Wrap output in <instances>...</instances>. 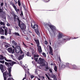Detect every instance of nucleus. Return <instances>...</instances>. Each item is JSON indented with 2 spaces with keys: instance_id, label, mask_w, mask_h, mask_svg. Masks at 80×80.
Here are the masks:
<instances>
[{
  "instance_id": "f257e3e1",
  "label": "nucleus",
  "mask_w": 80,
  "mask_h": 80,
  "mask_svg": "<svg viewBox=\"0 0 80 80\" xmlns=\"http://www.w3.org/2000/svg\"><path fill=\"white\" fill-rule=\"evenodd\" d=\"M31 25L32 28L34 29L36 34L38 36L40 37V33L39 32V30H38V26L36 24H34L33 26V22H32L31 23Z\"/></svg>"
},
{
  "instance_id": "f03ea898",
  "label": "nucleus",
  "mask_w": 80,
  "mask_h": 80,
  "mask_svg": "<svg viewBox=\"0 0 80 80\" xmlns=\"http://www.w3.org/2000/svg\"><path fill=\"white\" fill-rule=\"evenodd\" d=\"M12 62H5V65L7 66L9 68H11L12 69V67H13V65H14V64H16L17 62L15 61H11Z\"/></svg>"
},
{
  "instance_id": "7ed1b4c3",
  "label": "nucleus",
  "mask_w": 80,
  "mask_h": 80,
  "mask_svg": "<svg viewBox=\"0 0 80 80\" xmlns=\"http://www.w3.org/2000/svg\"><path fill=\"white\" fill-rule=\"evenodd\" d=\"M45 59L40 58L38 61V63L39 64H41L42 66H45Z\"/></svg>"
},
{
  "instance_id": "20e7f679",
  "label": "nucleus",
  "mask_w": 80,
  "mask_h": 80,
  "mask_svg": "<svg viewBox=\"0 0 80 80\" xmlns=\"http://www.w3.org/2000/svg\"><path fill=\"white\" fill-rule=\"evenodd\" d=\"M9 72H7V71L3 73L4 80H7V78H8L7 75H9Z\"/></svg>"
},
{
  "instance_id": "39448f33",
  "label": "nucleus",
  "mask_w": 80,
  "mask_h": 80,
  "mask_svg": "<svg viewBox=\"0 0 80 80\" xmlns=\"http://www.w3.org/2000/svg\"><path fill=\"white\" fill-rule=\"evenodd\" d=\"M18 26L20 27L21 30H25L26 29V26L23 23H21L19 25L18 24Z\"/></svg>"
},
{
  "instance_id": "423d86ee",
  "label": "nucleus",
  "mask_w": 80,
  "mask_h": 80,
  "mask_svg": "<svg viewBox=\"0 0 80 80\" xmlns=\"http://www.w3.org/2000/svg\"><path fill=\"white\" fill-rule=\"evenodd\" d=\"M5 66H4L2 64H0V69H1L2 73H3L5 70H6V68L5 67Z\"/></svg>"
},
{
  "instance_id": "0eeeda50",
  "label": "nucleus",
  "mask_w": 80,
  "mask_h": 80,
  "mask_svg": "<svg viewBox=\"0 0 80 80\" xmlns=\"http://www.w3.org/2000/svg\"><path fill=\"white\" fill-rule=\"evenodd\" d=\"M14 49H13L12 48H9L8 49V51L9 53H14Z\"/></svg>"
},
{
  "instance_id": "6e6552de",
  "label": "nucleus",
  "mask_w": 80,
  "mask_h": 80,
  "mask_svg": "<svg viewBox=\"0 0 80 80\" xmlns=\"http://www.w3.org/2000/svg\"><path fill=\"white\" fill-rule=\"evenodd\" d=\"M50 28L52 30V32H53V33H54V30H56V27H55L53 26V25H50Z\"/></svg>"
},
{
  "instance_id": "1a4fd4ad",
  "label": "nucleus",
  "mask_w": 80,
  "mask_h": 80,
  "mask_svg": "<svg viewBox=\"0 0 80 80\" xmlns=\"http://www.w3.org/2000/svg\"><path fill=\"white\" fill-rule=\"evenodd\" d=\"M63 37H64V36L63 35L62 33H59L58 36V40H60V38H63Z\"/></svg>"
},
{
  "instance_id": "9d476101",
  "label": "nucleus",
  "mask_w": 80,
  "mask_h": 80,
  "mask_svg": "<svg viewBox=\"0 0 80 80\" xmlns=\"http://www.w3.org/2000/svg\"><path fill=\"white\" fill-rule=\"evenodd\" d=\"M35 42L36 44L37 47L38 46H39L40 45V42H39V40L38 39H34Z\"/></svg>"
},
{
  "instance_id": "9b49d317",
  "label": "nucleus",
  "mask_w": 80,
  "mask_h": 80,
  "mask_svg": "<svg viewBox=\"0 0 80 80\" xmlns=\"http://www.w3.org/2000/svg\"><path fill=\"white\" fill-rule=\"evenodd\" d=\"M0 34L1 35H4V30L2 28L0 27Z\"/></svg>"
},
{
  "instance_id": "f8f14e48",
  "label": "nucleus",
  "mask_w": 80,
  "mask_h": 80,
  "mask_svg": "<svg viewBox=\"0 0 80 80\" xmlns=\"http://www.w3.org/2000/svg\"><path fill=\"white\" fill-rule=\"evenodd\" d=\"M37 47H38V50L39 53H40L42 52V47H41V46H37Z\"/></svg>"
},
{
  "instance_id": "ddd939ff",
  "label": "nucleus",
  "mask_w": 80,
  "mask_h": 80,
  "mask_svg": "<svg viewBox=\"0 0 80 80\" xmlns=\"http://www.w3.org/2000/svg\"><path fill=\"white\" fill-rule=\"evenodd\" d=\"M73 69H75V70H79L80 68L78 67H77L75 65H72Z\"/></svg>"
},
{
  "instance_id": "4468645a",
  "label": "nucleus",
  "mask_w": 80,
  "mask_h": 80,
  "mask_svg": "<svg viewBox=\"0 0 80 80\" xmlns=\"http://www.w3.org/2000/svg\"><path fill=\"white\" fill-rule=\"evenodd\" d=\"M49 47L50 50V51L49 52V54H50V55H53V53H52V48L50 46Z\"/></svg>"
},
{
  "instance_id": "2eb2a0df",
  "label": "nucleus",
  "mask_w": 80,
  "mask_h": 80,
  "mask_svg": "<svg viewBox=\"0 0 80 80\" xmlns=\"http://www.w3.org/2000/svg\"><path fill=\"white\" fill-rule=\"evenodd\" d=\"M15 51L17 53H18L20 52V49L18 48H16L15 49Z\"/></svg>"
},
{
  "instance_id": "dca6fc26",
  "label": "nucleus",
  "mask_w": 80,
  "mask_h": 80,
  "mask_svg": "<svg viewBox=\"0 0 80 80\" xmlns=\"http://www.w3.org/2000/svg\"><path fill=\"white\" fill-rule=\"evenodd\" d=\"M16 21H18V25H20L22 23V21H21V20H20V18L19 17L18 18Z\"/></svg>"
},
{
  "instance_id": "f3484780",
  "label": "nucleus",
  "mask_w": 80,
  "mask_h": 80,
  "mask_svg": "<svg viewBox=\"0 0 80 80\" xmlns=\"http://www.w3.org/2000/svg\"><path fill=\"white\" fill-rule=\"evenodd\" d=\"M7 30H8V28L6 27L4 29L5 35H7Z\"/></svg>"
},
{
  "instance_id": "a211bd4d",
  "label": "nucleus",
  "mask_w": 80,
  "mask_h": 80,
  "mask_svg": "<svg viewBox=\"0 0 80 80\" xmlns=\"http://www.w3.org/2000/svg\"><path fill=\"white\" fill-rule=\"evenodd\" d=\"M52 78H54V80H57V77H56V75L54 74H52Z\"/></svg>"
},
{
  "instance_id": "6ab92c4d",
  "label": "nucleus",
  "mask_w": 80,
  "mask_h": 80,
  "mask_svg": "<svg viewBox=\"0 0 80 80\" xmlns=\"http://www.w3.org/2000/svg\"><path fill=\"white\" fill-rule=\"evenodd\" d=\"M24 57V55H22L21 56H20L18 58V59L19 60H22V59H23V58Z\"/></svg>"
},
{
  "instance_id": "aec40b11",
  "label": "nucleus",
  "mask_w": 80,
  "mask_h": 80,
  "mask_svg": "<svg viewBox=\"0 0 80 80\" xmlns=\"http://www.w3.org/2000/svg\"><path fill=\"white\" fill-rule=\"evenodd\" d=\"M8 72H9V77H11V71H12V70H11V68H8Z\"/></svg>"
},
{
  "instance_id": "412c9836",
  "label": "nucleus",
  "mask_w": 80,
  "mask_h": 80,
  "mask_svg": "<svg viewBox=\"0 0 80 80\" xmlns=\"http://www.w3.org/2000/svg\"><path fill=\"white\" fill-rule=\"evenodd\" d=\"M62 40H63V41H68V40H70V38H67L66 39L65 38H62Z\"/></svg>"
},
{
  "instance_id": "4be33fe9",
  "label": "nucleus",
  "mask_w": 80,
  "mask_h": 80,
  "mask_svg": "<svg viewBox=\"0 0 80 80\" xmlns=\"http://www.w3.org/2000/svg\"><path fill=\"white\" fill-rule=\"evenodd\" d=\"M14 17L15 20H17V19H18V17H19L16 15H14Z\"/></svg>"
},
{
  "instance_id": "5701e85b",
  "label": "nucleus",
  "mask_w": 80,
  "mask_h": 80,
  "mask_svg": "<svg viewBox=\"0 0 80 80\" xmlns=\"http://www.w3.org/2000/svg\"><path fill=\"white\" fill-rule=\"evenodd\" d=\"M14 35H15L16 36H18V37H20V34H19V33L18 32H15L14 33Z\"/></svg>"
},
{
  "instance_id": "b1692460",
  "label": "nucleus",
  "mask_w": 80,
  "mask_h": 80,
  "mask_svg": "<svg viewBox=\"0 0 80 80\" xmlns=\"http://www.w3.org/2000/svg\"><path fill=\"white\" fill-rule=\"evenodd\" d=\"M12 42V43H13V45H14V46H16V45H17V42H15V41H13Z\"/></svg>"
},
{
  "instance_id": "393cba45",
  "label": "nucleus",
  "mask_w": 80,
  "mask_h": 80,
  "mask_svg": "<svg viewBox=\"0 0 80 80\" xmlns=\"http://www.w3.org/2000/svg\"><path fill=\"white\" fill-rule=\"evenodd\" d=\"M4 57L2 55H0V60H3Z\"/></svg>"
},
{
  "instance_id": "a878e982",
  "label": "nucleus",
  "mask_w": 80,
  "mask_h": 80,
  "mask_svg": "<svg viewBox=\"0 0 80 80\" xmlns=\"http://www.w3.org/2000/svg\"><path fill=\"white\" fill-rule=\"evenodd\" d=\"M70 65V64L68 63H67L66 64V67H69V66Z\"/></svg>"
},
{
  "instance_id": "bb28decb",
  "label": "nucleus",
  "mask_w": 80,
  "mask_h": 80,
  "mask_svg": "<svg viewBox=\"0 0 80 80\" xmlns=\"http://www.w3.org/2000/svg\"><path fill=\"white\" fill-rule=\"evenodd\" d=\"M0 24L1 25H3V26L5 25V22H0Z\"/></svg>"
},
{
  "instance_id": "cd10ccee",
  "label": "nucleus",
  "mask_w": 80,
  "mask_h": 80,
  "mask_svg": "<svg viewBox=\"0 0 80 80\" xmlns=\"http://www.w3.org/2000/svg\"><path fill=\"white\" fill-rule=\"evenodd\" d=\"M18 5L19 7H20V6H21V3L20 2V0H18Z\"/></svg>"
},
{
  "instance_id": "c85d7f7f",
  "label": "nucleus",
  "mask_w": 80,
  "mask_h": 80,
  "mask_svg": "<svg viewBox=\"0 0 80 80\" xmlns=\"http://www.w3.org/2000/svg\"><path fill=\"white\" fill-rule=\"evenodd\" d=\"M42 55H43V56L44 57H45V58H46L47 57V55H46V54H45V52H42Z\"/></svg>"
},
{
  "instance_id": "c756f323",
  "label": "nucleus",
  "mask_w": 80,
  "mask_h": 80,
  "mask_svg": "<svg viewBox=\"0 0 80 80\" xmlns=\"http://www.w3.org/2000/svg\"><path fill=\"white\" fill-rule=\"evenodd\" d=\"M24 38H25L26 40H27V41H29V40H30L29 38L27 36H26L24 37Z\"/></svg>"
},
{
  "instance_id": "7c9ffc66",
  "label": "nucleus",
  "mask_w": 80,
  "mask_h": 80,
  "mask_svg": "<svg viewBox=\"0 0 80 80\" xmlns=\"http://www.w3.org/2000/svg\"><path fill=\"white\" fill-rule=\"evenodd\" d=\"M26 55L28 57H31V55L30 54V52H28Z\"/></svg>"
},
{
  "instance_id": "2f4dec72",
  "label": "nucleus",
  "mask_w": 80,
  "mask_h": 80,
  "mask_svg": "<svg viewBox=\"0 0 80 80\" xmlns=\"http://www.w3.org/2000/svg\"><path fill=\"white\" fill-rule=\"evenodd\" d=\"M54 70L55 72H57V66L54 67Z\"/></svg>"
},
{
  "instance_id": "473e14b6",
  "label": "nucleus",
  "mask_w": 80,
  "mask_h": 80,
  "mask_svg": "<svg viewBox=\"0 0 80 80\" xmlns=\"http://www.w3.org/2000/svg\"><path fill=\"white\" fill-rule=\"evenodd\" d=\"M45 68L46 69V70H45L46 71H48V69L49 70L48 68H48V66H47V67H45Z\"/></svg>"
},
{
  "instance_id": "72a5a7b5",
  "label": "nucleus",
  "mask_w": 80,
  "mask_h": 80,
  "mask_svg": "<svg viewBox=\"0 0 80 80\" xmlns=\"http://www.w3.org/2000/svg\"><path fill=\"white\" fill-rule=\"evenodd\" d=\"M39 56L38 55H37L35 54H34V58H35V57H38Z\"/></svg>"
},
{
  "instance_id": "f704fd0d",
  "label": "nucleus",
  "mask_w": 80,
  "mask_h": 80,
  "mask_svg": "<svg viewBox=\"0 0 80 80\" xmlns=\"http://www.w3.org/2000/svg\"><path fill=\"white\" fill-rule=\"evenodd\" d=\"M65 67H66V66L64 64H62V68H65Z\"/></svg>"
},
{
  "instance_id": "c9c22d12",
  "label": "nucleus",
  "mask_w": 80,
  "mask_h": 80,
  "mask_svg": "<svg viewBox=\"0 0 80 80\" xmlns=\"http://www.w3.org/2000/svg\"><path fill=\"white\" fill-rule=\"evenodd\" d=\"M5 13L1 15V17L2 18H3L4 17H5Z\"/></svg>"
},
{
  "instance_id": "e433bc0d",
  "label": "nucleus",
  "mask_w": 80,
  "mask_h": 80,
  "mask_svg": "<svg viewBox=\"0 0 80 80\" xmlns=\"http://www.w3.org/2000/svg\"><path fill=\"white\" fill-rule=\"evenodd\" d=\"M45 75H46V77H47L48 79H50V78L49 77V76H48L47 74H45Z\"/></svg>"
},
{
  "instance_id": "4c0bfd02",
  "label": "nucleus",
  "mask_w": 80,
  "mask_h": 80,
  "mask_svg": "<svg viewBox=\"0 0 80 80\" xmlns=\"http://www.w3.org/2000/svg\"><path fill=\"white\" fill-rule=\"evenodd\" d=\"M13 7V8H14L15 10H17V7H16V6H15V4L12 6Z\"/></svg>"
},
{
  "instance_id": "58836bf2",
  "label": "nucleus",
  "mask_w": 80,
  "mask_h": 80,
  "mask_svg": "<svg viewBox=\"0 0 80 80\" xmlns=\"http://www.w3.org/2000/svg\"><path fill=\"white\" fill-rule=\"evenodd\" d=\"M23 44L25 47L26 48H27V46L25 45V43L23 42Z\"/></svg>"
},
{
  "instance_id": "ea45409f",
  "label": "nucleus",
  "mask_w": 80,
  "mask_h": 80,
  "mask_svg": "<svg viewBox=\"0 0 80 80\" xmlns=\"http://www.w3.org/2000/svg\"><path fill=\"white\" fill-rule=\"evenodd\" d=\"M44 44L45 45H47L48 44V42H47V41H44Z\"/></svg>"
},
{
  "instance_id": "a19ab883",
  "label": "nucleus",
  "mask_w": 80,
  "mask_h": 80,
  "mask_svg": "<svg viewBox=\"0 0 80 80\" xmlns=\"http://www.w3.org/2000/svg\"><path fill=\"white\" fill-rule=\"evenodd\" d=\"M0 63H5V61H0Z\"/></svg>"
},
{
  "instance_id": "79ce46f5",
  "label": "nucleus",
  "mask_w": 80,
  "mask_h": 80,
  "mask_svg": "<svg viewBox=\"0 0 80 80\" xmlns=\"http://www.w3.org/2000/svg\"><path fill=\"white\" fill-rule=\"evenodd\" d=\"M10 4L11 5H12V6H13L15 5V4H14V3L12 2H11Z\"/></svg>"
},
{
  "instance_id": "37998d69",
  "label": "nucleus",
  "mask_w": 80,
  "mask_h": 80,
  "mask_svg": "<svg viewBox=\"0 0 80 80\" xmlns=\"http://www.w3.org/2000/svg\"><path fill=\"white\" fill-rule=\"evenodd\" d=\"M6 25L8 26V27H9L10 26V23H8L6 24Z\"/></svg>"
},
{
  "instance_id": "c03bdc74",
  "label": "nucleus",
  "mask_w": 80,
  "mask_h": 80,
  "mask_svg": "<svg viewBox=\"0 0 80 80\" xmlns=\"http://www.w3.org/2000/svg\"><path fill=\"white\" fill-rule=\"evenodd\" d=\"M6 62H12V60L7 59V60L6 61Z\"/></svg>"
},
{
  "instance_id": "a18cd8bd",
  "label": "nucleus",
  "mask_w": 80,
  "mask_h": 80,
  "mask_svg": "<svg viewBox=\"0 0 80 80\" xmlns=\"http://www.w3.org/2000/svg\"><path fill=\"white\" fill-rule=\"evenodd\" d=\"M34 60H35V61H36V62H37V61H38V58H34Z\"/></svg>"
},
{
  "instance_id": "49530a36",
  "label": "nucleus",
  "mask_w": 80,
  "mask_h": 80,
  "mask_svg": "<svg viewBox=\"0 0 80 80\" xmlns=\"http://www.w3.org/2000/svg\"><path fill=\"white\" fill-rule=\"evenodd\" d=\"M3 6V3L2 2L1 4V6L2 7Z\"/></svg>"
},
{
  "instance_id": "de8ad7c7",
  "label": "nucleus",
  "mask_w": 80,
  "mask_h": 80,
  "mask_svg": "<svg viewBox=\"0 0 80 80\" xmlns=\"http://www.w3.org/2000/svg\"><path fill=\"white\" fill-rule=\"evenodd\" d=\"M49 72H51V73H52L53 72H52V70L51 69H49Z\"/></svg>"
},
{
  "instance_id": "09e8293b",
  "label": "nucleus",
  "mask_w": 80,
  "mask_h": 80,
  "mask_svg": "<svg viewBox=\"0 0 80 80\" xmlns=\"http://www.w3.org/2000/svg\"><path fill=\"white\" fill-rule=\"evenodd\" d=\"M20 16H23V12H22V11H21V13L20 14Z\"/></svg>"
},
{
  "instance_id": "8fccbe9b",
  "label": "nucleus",
  "mask_w": 80,
  "mask_h": 80,
  "mask_svg": "<svg viewBox=\"0 0 80 80\" xmlns=\"http://www.w3.org/2000/svg\"><path fill=\"white\" fill-rule=\"evenodd\" d=\"M16 10V12H19V11H20V9H17L16 8V10Z\"/></svg>"
},
{
  "instance_id": "3c124183",
  "label": "nucleus",
  "mask_w": 80,
  "mask_h": 80,
  "mask_svg": "<svg viewBox=\"0 0 80 80\" xmlns=\"http://www.w3.org/2000/svg\"><path fill=\"white\" fill-rule=\"evenodd\" d=\"M23 8L25 10H26V8L25 7V6H23Z\"/></svg>"
},
{
  "instance_id": "603ef678",
  "label": "nucleus",
  "mask_w": 80,
  "mask_h": 80,
  "mask_svg": "<svg viewBox=\"0 0 80 80\" xmlns=\"http://www.w3.org/2000/svg\"><path fill=\"white\" fill-rule=\"evenodd\" d=\"M58 58H59V60L60 62H61V59H60V57L59 56Z\"/></svg>"
},
{
  "instance_id": "864d4df0",
  "label": "nucleus",
  "mask_w": 80,
  "mask_h": 80,
  "mask_svg": "<svg viewBox=\"0 0 80 80\" xmlns=\"http://www.w3.org/2000/svg\"><path fill=\"white\" fill-rule=\"evenodd\" d=\"M1 38L2 39H4V37L3 36H1Z\"/></svg>"
},
{
  "instance_id": "5fc2aeb1",
  "label": "nucleus",
  "mask_w": 80,
  "mask_h": 80,
  "mask_svg": "<svg viewBox=\"0 0 80 80\" xmlns=\"http://www.w3.org/2000/svg\"><path fill=\"white\" fill-rule=\"evenodd\" d=\"M4 59L6 61H7V58H6V57H4Z\"/></svg>"
},
{
  "instance_id": "6e6d98bb",
  "label": "nucleus",
  "mask_w": 80,
  "mask_h": 80,
  "mask_svg": "<svg viewBox=\"0 0 80 80\" xmlns=\"http://www.w3.org/2000/svg\"><path fill=\"white\" fill-rule=\"evenodd\" d=\"M34 77L32 75L31 76V78H33Z\"/></svg>"
},
{
  "instance_id": "4d7b16f0",
  "label": "nucleus",
  "mask_w": 80,
  "mask_h": 80,
  "mask_svg": "<svg viewBox=\"0 0 80 80\" xmlns=\"http://www.w3.org/2000/svg\"><path fill=\"white\" fill-rule=\"evenodd\" d=\"M5 47L6 48H8V45H5Z\"/></svg>"
},
{
  "instance_id": "13d9d810",
  "label": "nucleus",
  "mask_w": 80,
  "mask_h": 80,
  "mask_svg": "<svg viewBox=\"0 0 80 80\" xmlns=\"http://www.w3.org/2000/svg\"><path fill=\"white\" fill-rule=\"evenodd\" d=\"M2 12V10L1 8H0V12Z\"/></svg>"
},
{
  "instance_id": "bf43d9fd",
  "label": "nucleus",
  "mask_w": 80,
  "mask_h": 80,
  "mask_svg": "<svg viewBox=\"0 0 80 80\" xmlns=\"http://www.w3.org/2000/svg\"><path fill=\"white\" fill-rule=\"evenodd\" d=\"M47 25H48V27H50V25H52L49 24H47Z\"/></svg>"
},
{
  "instance_id": "052dcab7",
  "label": "nucleus",
  "mask_w": 80,
  "mask_h": 80,
  "mask_svg": "<svg viewBox=\"0 0 80 80\" xmlns=\"http://www.w3.org/2000/svg\"><path fill=\"white\" fill-rule=\"evenodd\" d=\"M9 34H11V31L10 29H9Z\"/></svg>"
},
{
  "instance_id": "680f3d73",
  "label": "nucleus",
  "mask_w": 80,
  "mask_h": 80,
  "mask_svg": "<svg viewBox=\"0 0 80 80\" xmlns=\"http://www.w3.org/2000/svg\"><path fill=\"white\" fill-rule=\"evenodd\" d=\"M5 5L6 7H7V3H5Z\"/></svg>"
},
{
  "instance_id": "e2e57ef3",
  "label": "nucleus",
  "mask_w": 80,
  "mask_h": 80,
  "mask_svg": "<svg viewBox=\"0 0 80 80\" xmlns=\"http://www.w3.org/2000/svg\"><path fill=\"white\" fill-rule=\"evenodd\" d=\"M3 29H5V26H3V27L2 28Z\"/></svg>"
},
{
  "instance_id": "0e129e2a",
  "label": "nucleus",
  "mask_w": 80,
  "mask_h": 80,
  "mask_svg": "<svg viewBox=\"0 0 80 80\" xmlns=\"http://www.w3.org/2000/svg\"><path fill=\"white\" fill-rule=\"evenodd\" d=\"M20 53H23V51H21Z\"/></svg>"
},
{
  "instance_id": "69168bd1",
  "label": "nucleus",
  "mask_w": 80,
  "mask_h": 80,
  "mask_svg": "<svg viewBox=\"0 0 80 80\" xmlns=\"http://www.w3.org/2000/svg\"><path fill=\"white\" fill-rule=\"evenodd\" d=\"M11 57H13V55H11Z\"/></svg>"
},
{
  "instance_id": "338daca9",
  "label": "nucleus",
  "mask_w": 80,
  "mask_h": 80,
  "mask_svg": "<svg viewBox=\"0 0 80 80\" xmlns=\"http://www.w3.org/2000/svg\"><path fill=\"white\" fill-rule=\"evenodd\" d=\"M29 33H32V32L31 31L29 32Z\"/></svg>"
},
{
  "instance_id": "774afa93",
  "label": "nucleus",
  "mask_w": 80,
  "mask_h": 80,
  "mask_svg": "<svg viewBox=\"0 0 80 80\" xmlns=\"http://www.w3.org/2000/svg\"><path fill=\"white\" fill-rule=\"evenodd\" d=\"M12 48H14V49H15V47H14V46H12Z\"/></svg>"
}]
</instances>
